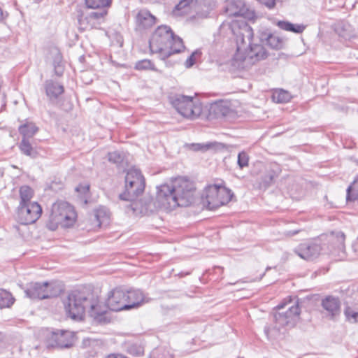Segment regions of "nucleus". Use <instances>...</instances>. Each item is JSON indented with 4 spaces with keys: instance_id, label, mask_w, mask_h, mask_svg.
<instances>
[{
    "instance_id": "5",
    "label": "nucleus",
    "mask_w": 358,
    "mask_h": 358,
    "mask_svg": "<svg viewBox=\"0 0 358 358\" xmlns=\"http://www.w3.org/2000/svg\"><path fill=\"white\" fill-rule=\"evenodd\" d=\"M300 308L298 304L289 307L285 312H278L273 315V327L266 326L264 333L268 339L275 337L280 329L285 327H294L299 317Z\"/></svg>"
},
{
    "instance_id": "23",
    "label": "nucleus",
    "mask_w": 358,
    "mask_h": 358,
    "mask_svg": "<svg viewBox=\"0 0 358 358\" xmlns=\"http://www.w3.org/2000/svg\"><path fill=\"white\" fill-rule=\"evenodd\" d=\"M197 0H180L173 10L176 16L183 15L189 13L190 7L196 3Z\"/></svg>"
},
{
    "instance_id": "40",
    "label": "nucleus",
    "mask_w": 358,
    "mask_h": 358,
    "mask_svg": "<svg viewBox=\"0 0 358 358\" xmlns=\"http://www.w3.org/2000/svg\"><path fill=\"white\" fill-rule=\"evenodd\" d=\"M262 4H264L268 9H272L275 7L277 0H257Z\"/></svg>"
},
{
    "instance_id": "47",
    "label": "nucleus",
    "mask_w": 358,
    "mask_h": 358,
    "mask_svg": "<svg viewBox=\"0 0 358 358\" xmlns=\"http://www.w3.org/2000/svg\"><path fill=\"white\" fill-rule=\"evenodd\" d=\"M284 306H285V304H284V303H280V304L278 305L276 308H277L278 310H280V309L283 308H284Z\"/></svg>"
},
{
    "instance_id": "17",
    "label": "nucleus",
    "mask_w": 358,
    "mask_h": 358,
    "mask_svg": "<svg viewBox=\"0 0 358 358\" xmlns=\"http://www.w3.org/2000/svg\"><path fill=\"white\" fill-rule=\"evenodd\" d=\"M97 11L90 13L86 17L79 18L80 26L85 25L84 29L93 28L96 24H100L101 21L107 14L106 8H96Z\"/></svg>"
},
{
    "instance_id": "21",
    "label": "nucleus",
    "mask_w": 358,
    "mask_h": 358,
    "mask_svg": "<svg viewBox=\"0 0 358 358\" xmlns=\"http://www.w3.org/2000/svg\"><path fill=\"white\" fill-rule=\"evenodd\" d=\"M46 95L50 99H56L64 92V87L59 83L52 80H48L45 83Z\"/></svg>"
},
{
    "instance_id": "28",
    "label": "nucleus",
    "mask_w": 358,
    "mask_h": 358,
    "mask_svg": "<svg viewBox=\"0 0 358 358\" xmlns=\"http://www.w3.org/2000/svg\"><path fill=\"white\" fill-rule=\"evenodd\" d=\"M21 152L27 156L34 158L37 155V151L34 148L29 139L22 138L19 144Z\"/></svg>"
},
{
    "instance_id": "41",
    "label": "nucleus",
    "mask_w": 358,
    "mask_h": 358,
    "mask_svg": "<svg viewBox=\"0 0 358 358\" xmlns=\"http://www.w3.org/2000/svg\"><path fill=\"white\" fill-rule=\"evenodd\" d=\"M196 54V52H192L190 56L185 61V66L187 68L192 67L195 64V58L194 55Z\"/></svg>"
},
{
    "instance_id": "18",
    "label": "nucleus",
    "mask_w": 358,
    "mask_h": 358,
    "mask_svg": "<svg viewBox=\"0 0 358 358\" xmlns=\"http://www.w3.org/2000/svg\"><path fill=\"white\" fill-rule=\"evenodd\" d=\"M321 305L331 319H334L341 313V302L338 297L327 296L322 300Z\"/></svg>"
},
{
    "instance_id": "43",
    "label": "nucleus",
    "mask_w": 358,
    "mask_h": 358,
    "mask_svg": "<svg viewBox=\"0 0 358 358\" xmlns=\"http://www.w3.org/2000/svg\"><path fill=\"white\" fill-rule=\"evenodd\" d=\"M300 231V230H293V231H288L285 233V234L288 236H293L296 234H297Z\"/></svg>"
},
{
    "instance_id": "25",
    "label": "nucleus",
    "mask_w": 358,
    "mask_h": 358,
    "mask_svg": "<svg viewBox=\"0 0 358 358\" xmlns=\"http://www.w3.org/2000/svg\"><path fill=\"white\" fill-rule=\"evenodd\" d=\"M277 25L282 30L295 34H301L306 29V26L303 24H293L288 21H278Z\"/></svg>"
},
{
    "instance_id": "44",
    "label": "nucleus",
    "mask_w": 358,
    "mask_h": 358,
    "mask_svg": "<svg viewBox=\"0 0 358 358\" xmlns=\"http://www.w3.org/2000/svg\"><path fill=\"white\" fill-rule=\"evenodd\" d=\"M80 188H83L85 191L86 192H88L90 190V185H85V186H82V187H76V190L78 192H80Z\"/></svg>"
},
{
    "instance_id": "24",
    "label": "nucleus",
    "mask_w": 358,
    "mask_h": 358,
    "mask_svg": "<svg viewBox=\"0 0 358 358\" xmlns=\"http://www.w3.org/2000/svg\"><path fill=\"white\" fill-rule=\"evenodd\" d=\"M19 133L22 136V138L29 139L32 138L38 131V128L34 122H29L21 124L18 128Z\"/></svg>"
},
{
    "instance_id": "30",
    "label": "nucleus",
    "mask_w": 358,
    "mask_h": 358,
    "mask_svg": "<svg viewBox=\"0 0 358 358\" xmlns=\"http://www.w3.org/2000/svg\"><path fill=\"white\" fill-rule=\"evenodd\" d=\"M357 199H358V177L348 187L346 194L347 201H353Z\"/></svg>"
},
{
    "instance_id": "3",
    "label": "nucleus",
    "mask_w": 358,
    "mask_h": 358,
    "mask_svg": "<svg viewBox=\"0 0 358 358\" xmlns=\"http://www.w3.org/2000/svg\"><path fill=\"white\" fill-rule=\"evenodd\" d=\"M150 50L158 53L160 59L166 61L173 54L181 52L185 45L181 38L174 34L166 25L159 26L152 33L149 41Z\"/></svg>"
},
{
    "instance_id": "22",
    "label": "nucleus",
    "mask_w": 358,
    "mask_h": 358,
    "mask_svg": "<svg viewBox=\"0 0 358 358\" xmlns=\"http://www.w3.org/2000/svg\"><path fill=\"white\" fill-rule=\"evenodd\" d=\"M94 217L96 221V225L101 227L102 225H107L109 223L110 213L107 208L100 206L94 210Z\"/></svg>"
},
{
    "instance_id": "39",
    "label": "nucleus",
    "mask_w": 358,
    "mask_h": 358,
    "mask_svg": "<svg viewBox=\"0 0 358 358\" xmlns=\"http://www.w3.org/2000/svg\"><path fill=\"white\" fill-rule=\"evenodd\" d=\"M275 178L273 171H269L262 177V182L260 184L262 187L266 188L271 185Z\"/></svg>"
},
{
    "instance_id": "7",
    "label": "nucleus",
    "mask_w": 358,
    "mask_h": 358,
    "mask_svg": "<svg viewBox=\"0 0 358 358\" xmlns=\"http://www.w3.org/2000/svg\"><path fill=\"white\" fill-rule=\"evenodd\" d=\"M170 101L176 110L183 117L195 119L201 113V106L194 101L192 96L175 94L170 97Z\"/></svg>"
},
{
    "instance_id": "6",
    "label": "nucleus",
    "mask_w": 358,
    "mask_h": 358,
    "mask_svg": "<svg viewBox=\"0 0 358 358\" xmlns=\"http://www.w3.org/2000/svg\"><path fill=\"white\" fill-rule=\"evenodd\" d=\"M229 26L234 35L236 36V59H239V56L249 48L252 43L253 37L252 29L245 22L232 21L231 22L222 24L223 27Z\"/></svg>"
},
{
    "instance_id": "27",
    "label": "nucleus",
    "mask_w": 358,
    "mask_h": 358,
    "mask_svg": "<svg viewBox=\"0 0 358 358\" xmlns=\"http://www.w3.org/2000/svg\"><path fill=\"white\" fill-rule=\"evenodd\" d=\"M272 99L278 103H287L292 99V95L287 90L278 89L273 92Z\"/></svg>"
},
{
    "instance_id": "11",
    "label": "nucleus",
    "mask_w": 358,
    "mask_h": 358,
    "mask_svg": "<svg viewBox=\"0 0 358 358\" xmlns=\"http://www.w3.org/2000/svg\"><path fill=\"white\" fill-rule=\"evenodd\" d=\"M126 294L125 289L121 287L114 288L108 294L106 306L109 310L115 312L127 310Z\"/></svg>"
},
{
    "instance_id": "46",
    "label": "nucleus",
    "mask_w": 358,
    "mask_h": 358,
    "mask_svg": "<svg viewBox=\"0 0 358 358\" xmlns=\"http://www.w3.org/2000/svg\"><path fill=\"white\" fill-rule=\"evenodd\" d=\"M5 17L4 13L1 8H0V22H1Z\"/></svg>"
},
{
    "instance_id": "32",
    "label": "nucleus",
    "mask_w": 358,
    "mask_h": 358,
    "mask_svg": "<svg viewBox=\"0 0 358 358\" xmlns=\"http://www.w3.org/2000/svg\"><path fill=\"white\" fill-rule=\"evenodd\" d=\"M151 358H173L170 351L163 347H159L152 350Z\"/></svg>"
},
{
    "instance_id": "37",
    "label": "nucleus",
    "mask_w": 358,
    "mask_h": 358,
    "mask_svg": "<svg viewBox=\"0 0 358 358\" xmlns=\"http://www.w3.org/2000/svg\"><path fill=\"white\" fill-rule=\"evenodd\" d=\"M346 320L350 323L358 322V312L355 311L350 307H347L344 310Z\"/></svg>"
},
{
    "instance_id": "10",
    "label": "nucleus",
    "mask_w": 358,
    "mask_h": 358,
    "mask_svg": "<svg viewBox=\"0 0 358 358\" xmlns=\"http://www.w3.org/2000/svg\"><path fill=\"white\" fill-rule=\"evenodd\" d=\"M52 284L48 282H31L24 290L25 295L31 299H45L56 296L52 291Z\"/></svg>"
},
{
    "instance_id": "34",
    "label": "nucleus",
    "mask_w": 358,
    "mask_h": 358,
    "mask_svg": "<svg viewBox=\"0 0 358 358\" xmlns=\"http://www.w3.org/2000/svg\"><path fill=\"white\" fill-rule=\"evenodd\" d=\"M266 40V44L273 49H280L282 45V40L273 34H268Z\"/></svg>"
},
{
    "instance_id": "42",
    "label": "nucleus",
    "mask_w": 358,
    "mask_h": 358,
    "mask_svg": "<svg viewBox=\"0 0 358 358\" xmlns=\"http://www.w3.org/2000/svg\"><path fill=\"white\" fill-rule=\"evenodd\" d=\"M55 71L57 76H61L64 72L63 66L59 63H57V65H55Z\"/></svg>"
},
{
    "instance_id": "14",
    "label": "nucleus",
    "mask_w": 358,
    "mask_h": 358,
    "mask_svg": "<svg viewBox=\"0 0 358 358\" xmlns=\"http://www.w3.org/2000/svg\"><path fill=\"white\" fill-rule=\"evenodd\" d=\"M266 57L267 52L262 44L251 43L239 59H242L248 64H254Z\"/></svg>"
},
{
    "instance_id": "45",
    "label": "nucleus",
    "mask_w": 358,
    "mask_h": 358,
    "mask_svg": "<svg viewBox=\"0 0 358 358\" xmlns=\"http://www.w3.org/2000/svg\"><path fill=\"white\" fill-rule=\"evenodd\" d=\"M338 237L341 240V242H343L345 240V234L343 232L338 233Z\"/></svg>"
},
{
    "instance_id": "15",
    "label": "nucleus",
    "mask_w": 358,
    "mask_h": 358,
    "mask_svg": "<svg viewBox=\"0 0 358 358\" xmlns=\"http://www.w3.org/2000/svg\"><path fill=\"white\" fill-rule=\"evenodd\" d=\"M321 251L319 244L313 242H305L300 243L294 249L296 255L306 261H312L317 258Z\"/></svg>"
},
{
    "instance_id": "38",
    "label": "nucleus",
    "mask_w": 358,
    "mask_h": 358,
    "mask_svg": "<svg viewBox=\"0 0 358 358\" xmlns=\"http://www.w3.org/2000/svg\"><path fill=\"white\" fill-rule=\"evenodd\" d=\"M237 164L240 169H243L244 167H247L249 165V156L248 155L244 152L242 151L238 153V160Z\"/></svg>"
},
{
    "instance_id": "20",
    "label": "nucleus",
    "mask_w": 358,
    "mask_h": 358,
    "mask_svg": "<svg viewBox=\"0 0 358 358\" xmlns=\"http://www.w3.org/2000/svg\"><path fill=\"white\" fill-rule=\"evenodd\" d=\"M156 22V18L149 11L140 10L136 15V24L139 29L151 27Z\"/></svg>"
},
{
    "instance_id": "8",
    "label": "nucleus",
    "mask_w": 358,
    "mask_h": 358,
    "mask_svg": "<svg viewBox=\"0 0 358 358\" xmlns=\"http://www.w3.org/2000/svg\"><path fill=\"white\" fill-rule=\"evenodd\" d=\"M233 193L222 185H212L206 189V202L210 210H215L229 203Z\"/></svg>"
},
{
    "instance_id": "29",
    "label": "nucleus",
    "mask_w": 358,
    "mask_h": 358,
    "mask_svg": "<svg viewBox=\"0 0 358 358\" xmlns=\"http://www.w3.org/2000/svg\"><path fill=\"white\" fill-rule=\"evenodd\" d=\"M15 299L12 294L3 289H0V308H10Z\"/></svg>"
},
{
    "instance_id": "16",
    "label": "nucleus",
    "mask_w": 358,
    "mask_h": 358,
    "mask_svg": "<svg viewBox=\"0 0 358 358\" xmlns=\"http://www.w3.org/2000/svg\"><path fill=\"white\" fill-rule=\"evenodd\" d=\"M127 310L136 308L150 301V299L138 289H125Z\"/></svg>"
},
{
    "instance_id": "33",
    "label": "nucleus",
    "mask_w": 358,
    "mask_h": 358,
    "mask_svg": "<svg viewBox=\"0 0 358 358\" xmlns=\"http://www.w3.org/2000/svg\"><path fill=\"white\" fill-rule=\"evenodd\" d=\"M135 69L137 70H152L157 71L153 62L151 60L147 59L138 61L135 64Z\"/></svg>"
},
{
    "instance_id": "19",
    "label": "nucleus",
    "mask_w": 358,
    "mask_h": 358,
    "mask_svg": "<svg viewBox=\"0 0 358 358\" xmlns=\"http://www.w3.org/2000/svg\"><path fill=\"white\" fill-rule=\"evenodd\" d=\"M231 111V104L228 101L218 100L210 105L209 109L210 115L215 118L225 117Z\"/></svg>"
},
{
    "instance_id": "13",
    "label": "nucleus",
    "mask_w": 358,
    "mask_h": 358,
    "mask_svg": "<svg viewBox=\"0 0 358 358\" xmlns=\"http://www.w3.org/2000/svg\"><path fill=\"white\" fill-rule=\"evenodd\" d=\"M48 342L51 347L68 348L73 345V336L69 331H53L50 334Z\"/></svg>"
},
{
    "instance_id": "48",
    "label": "nucleus",
    "mask_w": 358,
    "mask_h": 358,
    "mask_svg": "<svg viewBox=\"0 0 358 358\" xmlns=\"http://www.w3.org/2000/svg\"><path fill=\"white\" fill-rule=\"evenodd\" d=\"M357 164H358V161H357Z\"/></svg>"
},
{
    "instance_id": "9",
    "label": "nucleus",
    "mask_w": 358,
    "mask_h": 358,
    "mask_svg": "<svg viewBox=\"0 0 358 358\" xmlns=\"http://www.w3.org/2000/svg\"><path fill=\"white\" fill-rule=\"evenodd\" d=\"M42 214L41 206L35 201L25 205H19L17 209V219L24 225L34 224Z\"/></svg>"
},
{
    "instance_id": "31",
    "label": "nucleus",
    "mask_w": 358,
    "mask_h": 358,
    "mask_svg": "<svg viewBox=\"0 0 358 358\" xmlns=\"http://www.w3.org/2000/svg\"><path fill=\"white\" fill-rule=\"evenodd\" d=\"M88 8H106L110 6L111 0H85Z\"/></svg>"
},
{
    "instance_id": "35",
    "label": "nucleus",
    "mask_w": 358,
    "mask_h": 358,
    "mask_svg": "<svg viewBox=\"0 0 358 358\" xmlns=\"http://www.w3.org/2000/svg\"><path fill=\"white\" fill-rule=\"evenodd\" d=\"M108 159L111 163L120 164L124 161V155L122 152L113 151L108 152Z\"/></svg>"
},
{
    "instance_id": "2",
    "label": "nucleus",
    "mask_w": 358,
    "mask_h": 358,
    "mask_svg": "<svg viewBox=\"0 0 358 358\" xmlns=\"http://www.w3.org/2000/svg\"><path fill=\"white\" fill-rule=\"evenodd\" d=\"M64 306L68 317L74 320H82L85 309L89 308L90 315L99 324L110 322L106 315L107 306H103L97 296L86 288L77 289L70 292L64 300Z\"/></svg>"
},
{
    "instance_id": "4",
    "label": "nucleus",
    "mask_w": 358,
    "mask_h": 358,
    "mask_svg": "<svg viewBox=\"0 0 358 358\" xmlns=\"http://www.w3.org/2000/svg\"><path fill=\"white\" fill-rule=\"evenodd\" d=\"M76 219V213L73 207L66 201L55 202L46 222V227L51 231L56 230L59 226L68 228L73 225Z\"/></svg>"
},
{
    "instance_id": "12",
    "label": "nucleus",
    "mask_w": 358,
    "mask_h": 358,
    "mask_svg": "<svg viewBox=\"0 0 358 358\" xmlns=\"http://www.w3.org/2000/svg\"><path fill=\"white\" fill-rule=\"evenodd\" d=\"M225 11L229 16H240L249 20L256 17L255 11L250 9L243 0H232L227 4Z\"/></svg>"
},
{
    "instance_id": "1",
    "label": "nucleus",
    "mask_w": 358,
    "mask_h": 358,
    "mask_svg": "<svg viewBox=\"0 0 358 358\" xmlns=\"http://www.w3.org/2000/svg\"><path fill=\"white\" fill-rule=\"evenodd\" d=\"M145 185V178L141 171L136 168L129 169L125 176L124 191L119 195V198L123 201H130L129 207L134 213L152 212L154 208L172 210L178 206H188L194 201L193 182L187 178L178 177L170 183L157 187L155 201L149 199L139 208L138 205L141 202L136 199L143 192Z\"/></svg>"
},
{
    "instance_id": "26",
    "label": "nucleus",
    "mask_w": 358,
    "mask_h": 358,
    "mask_svg": "<svg viewBox=\"0 0 358 358\" xmlns=\"http://www.w3.org/2000/svg\"><path fill=\"white\" fill-rule=\"evenodd\" d=\"M20 203L19 205H25L32 203L31 199L34 196V190L28 185H23L19 189Z\"/></svg>"
},
{
    "instance_id": "36",
    "label": "nucleus",
    "mask_w": 358,
    "mask_h": 358,
    "mask_svg": "<svg viewBox=\"0 0 358 358\" xmlns=\"http://www.w3.org/2000/svg\"><path fill=\"white\" fill-rule=\"evenodd\" d=\"M187 148L193 151H202L205 152L213 147V144L212 143H190L187 144Z\"/></svg>"
}]
</instances>
